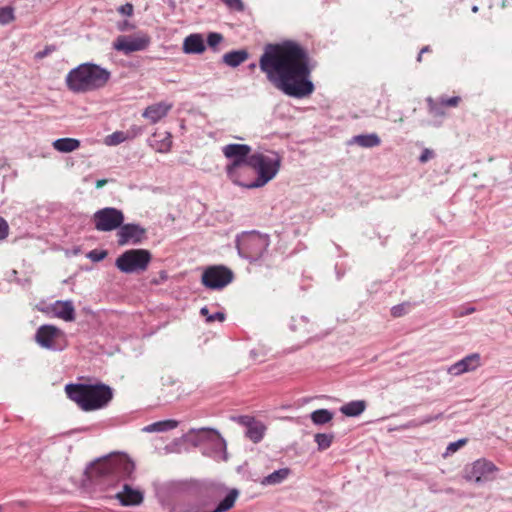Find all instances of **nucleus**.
Returning a JSON list of instances; mask_svg holds the SVG:
<instances>
[{"instance_id":"nucleus-1","label":"nucleus","mask_w":512,"mask_h":512,"mask_svg":"<svg viewBox=\"0 0 512 512\" xmlns=\"http://www.w3.org/2000/svg\"><path fill=\"white\" fill-rule=\"evenodd\" d=\"M308 51L291 40L268 44L259 59V67L267 80L285 95L305 98L314 91L310 80Z\"/></svg>"},{"instance_id":"nucleus-2","label":"nucleus","mask_w":512,"mask_h":512,"mask_svg":"<svg viewBox=\"0 0 512 512\" xmlns=\"http://www.w3.org/2000/svg\"><path fill=\"white\" fill-rule=\"evenodd\" d=\"M110 78L109 70L94 63H82L68 72L65 84L73 93H88L104 88Z\"/></svg>"},{"instance_id":"nucleus-3","label":"nucleus","mask_w":512,"mask_h":512,"mask_svg":"<svg viewBox=\"0 0 512 512\" xmlns=\"http://www.w3.org/2000/svg\"><path fill=\"white\" fill-rule=\"evenodd\" d=\"M65 392L70 400L83 411H94L105 407L112 399L113 393L104 384H68Z\"/></svg>"},{"instance_id":"nucleus-4","label":"nucleus","mask_w":512,"mask_h":512,"mask_svg":"<svg viewBox=\"0 0 512 512\" xmlns=\"http://www.w3.org/2000/svg\"><path fill=\"white\" fill-rule=\"evenodd\" d=\"M281 165V157L276 153L251 154L247 160V166L257 173V178L251 182H243V187L253 189L266 185L278 173Z\"/></svg>"},{"instance_id":"nucleus-5","label":"nucleus","mask_w":512,"mask_h":512,"mask_svg":"<svg viewBox=\"0 0 512 512\" xmlns=\"http://www.w3.org/2000/svg\"><path fill=\"white\" fill-rule=\"evenodd\" d=\"M135 470L134 462L126 455H116L95 463L91 476L95 478L126 479Z\"/></svg>"},{"instance_id":"nucleus-6","label":"nucleus","mask_w":512,"mask_h":512,"mask_svg":"<svg viewBox=\"0 0 512 512\" xmlns=\"http://www.w3.org/2000/svg\"><path fill=\"white\" fill-rule=\"evenodd\" d=\"M251 150V147L246 144H228L222 149L224 156L232 160L226 167L227 175L238 185H243V181L240 179V169L243 165H247Z\"/></svg>"},{"instance_id":"nucleus-7","label":"nucleus","mask_w":512,"mask_h":512,"mask_svg":"<svg viewBox=\"0 0 512 512\" xmlns=\"http://www.w3.org/2000/svg\"><path fill=\"white\" fill-rule=\"evenodd\" d=\"M152 255L146 249H131L122 253L115 262L116 267L123 273L145 271L151 262Z\"/></svg>"},{"instance_id":"nucleus-8","label":"nucleus","mask_w":512,"mask_h":512,"mask_svg":"<svg viewBox=\"0 0 512 512\" xmlns=\"http://www.w3.org/2000/svg\"><path fill=\"white\" fill-rule=\"evenodd\" d=\"M269 246V238L257 232L245 235L240 243V253L251 261L258 260Z\"/></svg>"},{"instance_id":"nucleus-9","label":"nucleus","mask_w":512,"mask_h":512,"mask_svg":"<svg viewBox=\"0 0 512 512\" xmlns=\"http://www.w3.org/2000/svg\"><path fill=\"white\" fill-rule=\"evenodd\" d=\"M93 221L96 230L109 232L120 228L124 222V214L116 208L106 207L94 213Z\"/></svg>"},{"instance_id":"nucleus-10","label":"nucleus","mask_w":512,"mask_h":512,"mask_svg":"<svg viewBox=\"0 0 512 512\" xmlns=\"http://www.w3.org/2000/svg\"><path fill=\"white\" fill-rule=\"evenodd\" d=\"M233 272L225 266H210L202 274V284L209 289L219 290L233 281Z\"/></svg>"},{"instance_id":"nucleus-11","label":"nucleus","mask_w":512,"mask_h":512,"mask_svg":"<svg viewBox=\"0 0 512 512\" xmlns=\"http://www.w3.org/2000/svg\"><path fill=\"white\" fill-rule=\"evenodd\" d=\"M498 467L491 461L484 458L474 461L465 469V479L476 483L488 482L494 480V474Z\"/></svg>"},{"instance_id":"nucleus-12","label":"nucleus","mask_w":512,"mask_h":512,"mask_svg":"<svg viewBox=\"0 0 512 512\" xmlns=\"http://www.w3.org/2000/svg\"><path fill=\"white\" fill-rule=\"evenodd\" d=\"M150 44L147 34L120 35L113 42V48L128 55L133 52L143 51Z\"/></svg>"},{"instance_id":"nucleus-13","label":"nucleus","mask_w":512,"mask_h":512,"mask_svg":"<svg viewBox=\"0 0 512 512\" xmlns=\"http://www.w3.org/2000/svg\"><path fill=\"white\" fill-rule=\"evenodd\" d=\"M36 342L46 349L61 348L58 341L64 339V332L54 325H42L35 335Z\"/></svg>"},{"instance_id":"nucleus-14","label":"nucleus","mask_w":512,"mask_h":512,"mask_svg":"<svg viewBox=\"0 0 512 512\" xmlns=\"http://www.w3.org/2000/svg\"><path fill=\"white\" fill-rule=\"evenodd\" d=\"M145 233L146 230L137 224H122L117 232L118 244L123 246L128 243H140Z\"/></svg>"},{"instance_id":"nucleus-15","label":"nucleus","mask_w":512,"mask_h":512,"mask_svg":"<svg viewBox=\"0 0 512 512\" xmlns=\"http://www.w3.org/2000/svg\"><path fill=\"white\" fill-rule=\"evenodd\" d=\"M172 108L173 103L166 101L154 103L144 109L142 117L147 119L151 124H156L166 117Z\"/></svg>"},{"instance_id":"nucleus-16","label":"nucleus","mask_w":512,"mask_h":512,"mask_svg":"<svg viewBox=\"0 0 512 512\" xmlns=\"http://www.w3.org/2000/svg\"><path fill=\"white\" fill-rule=\"evenodd\" d=\"M480 365V356L477 353L466 356L449 367L448 373L454 376L474 371Z\"/></svg>"},{"instance_id":"nucleus-17","label":"nucleus","mask_w":512,"mask_h":512,"mask_svg":"<svg viewBox=\"0 0 512 512\" xmlns=\"http://www.w3.org/2000/svg\"><path fill=\"white\" fill-rule=\"evenodd\" d=\"M116 498L123 506H137L143 502L144 496L140 490L125 484L122 491L116 494Z\"/></svg>"},{"instance_id":"nucleus-18","label":"nucleus","mask_w":512,"mask_h":512,"mask_svg":"<svg viewBox=\"0 0 512 512\" xmlns=\"http://www.w3.org/2000/svg\"><path fill=\"white\" fill-rule=\"evenodd\" d=\"M185 54H201L206 50L203 36L198 33L188 35L182 46Z\"/></svg>"},{"instance_id":"nucleus-19","label":"nucleus","mask_w":512,"mask_h":512,"mask_svg":"<svg viewBox=\"0 0 512 512\" xmlns=\"http://www.w3.org/2000/svg\"><path fill=\"white\" fill-rule=\"evenodd\" d=\"M51 310L54 316L64 320L73 321L75 319V309L71 301H56Z\"/></svg>"},{"instance_id":"nucleus-20","label":"nucleus","mask_w":512,"mask_h":512,"mask_svg":"<svg viewBox=\"0 0 512 512\" xmlns=\"http://www.w3.org/2000/svg\"><path fill=\"white\" fill-rule=\"evenodd\" d=\"M140 133H141V128L136 127V126L126 132L116 131L106 137L105 144H107L109 146L118 145L126 140L133 139Z\"/></svg>"},{"instance_id":"nucleus-21","label":"nucleus","mask_w":512,"mask_h":512,"mask_svg":"<svg viewBox=\"0 0 512 512\" xmlns=\"http://www.w3.org/2000/svg\"><path fill=\"white\" fill-rule=\"evenodd\" d=\"M290 474L289 468H281L264 477L260 483L263 486L277 485L286 480Z\"/></svg>"},{"instance_id":"nucleus-22","label":"nucleus","mask_w":512,"mask_h":512,"mask_svg":"<svg viewBox=\"0 0 512 512\" xmlns=\"http://www.w3.org/2000/svg\"><path fill=\"white\" fill-rule=\"evenodd\" d=\"M55 150L62 153H70L80 147V141L74 138H60L52 143Z\"/></svg>"},{"instance_id":"nucleus-23","label":"nucleus","mask_w":512,"mask_h":512,"mask_svg":"<svg viewBox=\"0 0 512 512\" xmlns=\"http://www.w3.org/2000/svg\"><path fill=\"white\" fill-rule=\"evenodd\" d=\"M248 59L245 50L231 51L223 55V62L230 67H237Z\"/></svg>"},{"instance_id":"nucleus-24","label":"nucleus","mask_w":512,"mask_h":512,"mask_svg":"<svg viewBox=\"0 0 512 512\" xmlns=\"http://www.w3.org/2000/svg\"><path fill=\"white\" fill-rule=\"evenodd\" d=\"M266 426L258 420H255L250 427L247 428L246 436L254 443L260 442L265 434Z\"/></svg>"},{"instance_id":"nucleus-25","label":"nucleus","mask_w":512,"mask_h":512,"mask_svg":"<svg viewBox=\"0 0 512 512\" xmlns=\"http://www.w3.org/2000/svg\"><path fill=\"white\" fill-rule=\"evenodd\" d=\"M352 141L364 148L376 147L381 143L379 136L375 133L354 136Z\"/></svg>"},{"instance_id":"nucleus-26","label":"nucleus","mask_w":512,"mask_h":512,"mask_svg":"<svg viewBox=\"0 0 512 512\" xmlns=\"http://www.w3.org/2000/svg\"><path fill=\"white\" fill-rule=\"evenodd\" d=\"M366 408V402L363 400L351 401L340 408V411L349 417L360 415Z\"/></svg>"},{"instance_id":"nucleus-27","label":"nucleus","mask_w":512,"mask_h":512,"mask_svg":"<svg viewBox=\"0 0 512 512\" xmlns=\"http://www.w3.org/2000/svg\"><path fill=\"white\" fill-rule=\"evenodd\" d=\"M461 101V98L458 96L450 97V98H441L439 102H434L432 99L428 100L431 112L435 114H440L439 108L440 106L446 107H457Z\"/></svg>"},{"instance_id":"nucleus-28","label":"nucleus","mask_w":512,"mask_h":512,"mask_svg":"<svg viewBox=\"0 0 512 512\" xmlns=\"http://www.w3.org/2000/svg\"><path fill=\"white\" fill-rule=\"evenodd\" d=\"M178 426V421L176 420H163L154 422L143 428L145 432H164L168 430L175 429Z\"/></svg>"},{"instance_id":"nucleus-29","label":"nucleus","mask_w":512,"mask_h":512,"mask_svg":"<svg viewBox=\"0 0 512 512\" xmlns=\"http://www.w3.org/2000/svg\"><path fill=\"white\" fill-rule=\"evenodd\" d=\"M333 419V413L327 409H318L311 413V420L316 425H323Z\"/></svg>"},{"instance_id":"nucleus-30","label":"nucleus","mask_w":512,"mask_h":512,"mask_svg":"<svg viewBox=\"0 0 512 512\" xmlns=\"http://www.w3.org/2000/svg\"><path fill=\"white\" fill-rule=\"evenodd\" d=\"M314 438L318 445V449L323 451L331 446L334 436L332 434L318 433Z\"/></svg>"},{"instance_id":"nucleus-31","label":"nucleus","mask_w":512,"mask_h":512,"mask_svg":"<svg viewBox=\"0 0 512 512\" xmlns=\"http://www.w3.org/2000/svg\"><path fill=\"white\" fill-rule=\"evenodd\" d=\"M412 305L409 302H403L401 304L395 305L391 308V315L394 318L402 317L409 312Z\"/></svg>"},{"instance_id":"nucleus-32","label":"nucleus","mask_w":512,"mask_h":512,"mask_svg":"<svg viewBox=\"0 0 512 512\" xmlns=\"http://www.w3.org/2000/svg\"><path fill=\"white\" fill-rule=\"evenodd\" d=\"M14 19L13 9L11 7L0 8V24H8Z\"/></svg>"},{"instance_id":"nucleus-33","label":"nucleus","mask_w":512,"mask_h":512,"mask_svg":"<svg viewBox=\"0 0 512 512\" xmlns=\"http://www.w3.org/2000/svg\"><path fill=\"white\" fill-rule=\"evenodd\" d=\"M172 146V139L169 133H166L165 137L160 141V144L156 146L158 152L165 153L170 150Z\"/></svg>"},{"instance_id":"nucleus-34","label":"nucleus","mask_w":512,"mask_h":512,"mask_svg":"<svg viewBox=\"0 0 512 512\" xmlns=\"http://www.w3.org/2000/svg\"><path fill=\"white\" fill-rule=\"evenodd\" d=\"M223 41V36L220 33L212 32L208 34L207 43L211 48L216 47Z\"/></svg>"},{"instance_id":"nucleus-35","label":"nucleus","mask_w":512,"mask_h":512,"mask_svg":"<svg viewBox=\"0 0 512 512\" xmlns=\"http://www.w3.org/2000/svg\"><path fill=\"white\" fill-rule=\"evenodd\" d=\"M227 7L230 9H234L236 11H243L244 10V4L242 0H222Z\"/></svg>"},{"instance_id":"nucleus-36","label":"nucleus","mask_w":512,"mask_h":512,"mask_svg":"<svg viewBox=\"0 0 512 512\" xmlns=\"http://www.w3.org/2000/svg\"><path fill=\"white\" fill-rule=\"evenodd\" d=\"M232 419L238 424L245 426L246 428L250 427V425L256 420L255 418L247 415L233 417Z\"/></svg>"},{"instance_id":"nucleus-37","label":"nucleus","mask_w":512,"mask_h":512,"mask_svg":"<svg viewBox=\"0 0 512 512\" xmlns=\"http://www.w3.org/2000/svg\"><path fill=\"white\" fill-rule=\"evenodd\" d=\"M466 442H467L466 439H460L456 442L450 443L447 447V452H449V453L456 452L458 449H460L462 446H464L466 444Z\"/></svg>"},{"instance_id":"nucleus-38","label":"nucleus","mask_w":512,"mask_h":512,"mask_svg":"<svg viewBox=\"0 0 512 512\" xmlns=\"http://www.w3.org/2000/svg\"><path fill=\"white\" fill-rule=\"evenodd\" d=\"M88 256L93 261H101V260H103L107 256V252L106 251L93 250V251H91L89 253Z\"/></svg>"},{"instance_id":"nucleus-39","label":"nucleus","mask_w":512,"mask_h":512,"mask_svg":"<svg viewBox=\"0 0 512 512\" xmlns=\"http://www.w3.org/2000/svg\"><path fill=\"white\" fill-rule=\"evenodd\" d=\"M9 226L7 222L0 217V240L5 239L8 236Z\"/></svg>"},{"instance_id":"nucleus-40","label":"nucleus","mask_w":512,"mask_h":512,"mask_svg":"<svg viewBox=\"0 0 512 512\" xmlns=\"http://www.w3.org/2000/svg\"><path fill=\"white\" fill-rule=\"evenodd\" d=\"M134 8L131 3H126L118 8V12L123 15L131 16L133 14Z\"/></svg>"},{"instance_id":"nucleus-41","label":"nucleus","mask_w":512,"mask_h":512,"mask_svg":"<svg viewBox=\"0 0 512 512\" xmlns=\"http://www.w3.org/2000/svg\"><path fill=\"white\" fill-rule=\"evenodd\" d=\"M434 157V152L430 149H424L420 155V162L425 163Z\"/></svg>"},{"instance_id":"nucleus-42","label":"nucleus","mask_w":512,"mask_h":512,"mask_svg":"<svg viewBox=\"0 0 512 512\" xmlns=\"http://www.w3.org/2000/svg\"><path fill=\"white\" fill-rule=\"evenodd\" d=\"M216 320L220 321V322L224 321L225 320V314L222 313V312H217V313H215L213 315L208 316V318L206 319V321L208 323H212V322H214Z\"/></svg>"},{"instance_id":"nucleus-43","label":"nucleus","mask_w":512,"mask_h":512,"mask_svg":"<svg viewBox=\"0 0 512 512\" xmlns=\"http://www.w3.org/2000/svg\"><path fill=\"white\" fill-rule=\"evenodd\" d=\"M53 50H54V48H53V47H51V46H47V47H45V49H44V50L37 52V53H36V55H35V57H36L37 59H42V58H44V57L48 56V55H49Z\"/></svg>"},{"instance_id":"nucleus-44","label":"nucleus","mask_w":512,"mask_h":512,"mask_svg":"<svg viewBox=\"0 0 512 512\" xmlns=\"http://www.w3.org/2000/svg\"><path fill=\"white\" fill-rule=\"evenodd\" d=\"M475 308L474 307H469L467 308L466 310H462V309H458L456 311V316L458 317H463V316H466V315H469V314H472L475 312Z\"/></svg>"},{"instance_id":"nucleus-45","label":"nucleus","mask_w":512,"mask_h":512,"mask_svg":"<svg viewBox=\"0 0 512 512\" xmlns=\"http://www.w3.org/2000/svg\"><path fill=\"white\" fill-rule=\"evenodd\" d=\"M442 417V414H437L435 416H428L426 417L425 419H423L421 422H420V425H423V424H428L434 420H438Z\"/></svg>"},{"instance_id":"nucleus-46","label":"nucleus","mask_w":512,"mask_h":512,"mask_svg":"<svg viewBox=\"0 0 512 512\" xmlns=\"http://www.w3.org/2000/svg\"><path fill=\"white\" fill-rule=\"evenodd\" d=\"M108 180L107 179H99L96 181V188L97 189H100L102 187H104L106 184H107Z\"/></svg>"},{"instance_id":"nucleus-47","label":"nucleus","mask_w":512,"mask_h":512,"mask_svg":"<svg viewBox=\"0 0 512 512\" xmlns=\"http://www.w3.org/2000/svg\"><path fill=\"white\" fill-rule=\"evenodd\" d=\"M200 314H201L202 316H205V317H206V319H207V318H208V316H210V314H209V309H208L207 307H203V308H201V310H200Z\"/></svg>"},{"instance_id":"nucleus-48","label":"nucleus","mask_w":512,"mask_h":512,"mask_svg":"<svg viewBox=\"0 0 512 512\" xmlns=\"http://www.w3.org/2000/svg\"><path fill=\"white\" fill-rule=\"evenodd\" d=\"M421 54L431 52V49L429 46H425L420 50Z\"/></svg>"},{"instance_id":"nucleus-49","label":"nucleus","mask_w":512,"mask_h":512,"mask_svg":"<svg viewBox=\"0 0 512 512\" xmlns=\"http://www.w3.org/2000/svg\"><path fill=\"white\" fill-rule=\"evenodd\" d=\"M224 490H225V489H224V487H217V488L215 489V493H216L217 495H220V494H222V493L224 492Z\"/></svg>"},{"instance_id":"nucleus-50","label":"nucleus","mask_w":512,"mask_h":512,"mask_svg":"<svg viewBox=\"0 0 512 512\" xmlns=\"http://www.w3.org/2000/svg\"><path fill=\"white\" fill-rule=\"evenodd\" d=\"M127 27H128V22H127V21H125V22L123 23V25L119 26V29H120V30H124V29H126Z\"/></svg>"},{"instance_id":"nucleus-51","label":"nucleus","mask_w":512,"mask_h":512,"mask_svg":"<svg viewBox=\"0 0 512 512\" xmlns=\"http://www.w3.org/2000/svg\"><path fill=\"white\" fill-rule=\"evenodd\" d=\"M508 4H509V3H508V0H503V1H502L501 6H502L503 8H505V7H507V6H508Z\"/></svg>"},{"instance_id":"nucleus-52","label":"nucleus","mask_w":512,"mask_h":512,"mask_svg":"<svg viewBox=\"0 0 512 512\" xmlns=\"http://www.w3.org/2000/svg\"><path fill=\"white\" fill-rule=\"evenodd\" d=\"M422 56L423 54H421V52L419 53L418 57H417V61L418 62H421L422 61Z\"/></svg>"},{"instance_id":"nucleus-53","label":"nucleus","mask_w":512,"mask_h":512,"mask_svg":"<svg viewBox=\"0 0 512 512\" xmlns=\"http://www.w3.org/2000/svg\"><path fill=\"white\" fill-rule=\"evenodd\" d=\"M472 11H473L474 13H476V12L478 11V7H477V6H473V7H472Z\"/></svg>"}]
</instances>
